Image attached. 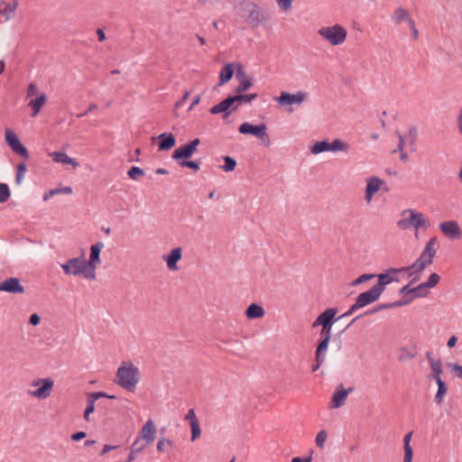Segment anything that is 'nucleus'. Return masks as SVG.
<instances>
[{"label":"nucleus","mask_w":462,"mask_h":462,"mask_svg":"<svg viewBox=\"0 0 462 462\" xmlns=\"http://www.w3.org/2000/svg\"><path fill=\"white\" fill-rule=\"evenodd\" d=\"M140 381V371L132 362L124 361L117 368L115 383L129 393H134Z\"/></svg>","instance_id":"nucleus-1"},{"label":"nucleus","mask_w":462,"mask_h":462,"mask_svg":"<svg viewBox=\"0 0 462 462\" xmlns=\"http://www.w3.org/2000/svg\"><path fill=\"white\" fill-rule=\"evenodd\" d=\"M257 97H258V95L256 93H252V94L236 93V96H228L227 97L223 99L218 104L213 106L209 109V112L212 115H217V114L222 113L223 114L222 117L226 118L233 111H236L238 108V106L241 103L251 102L254 99H255Z\"/></svg>","instance_id":"nucleus-2"},{"label":"nucleus","mask_w":462,"mask_h":462,"mask_svg":"<svg viewBox=\"0 0 462 462\" xmlns=\"http://www.w3.org/2000/svg\"><path fill=\"white\" fill-rule=\"evenodd\" d=\"M402 219L398 220L396 226L401 230H407L411 226L416 230H427L430 226V222L421 212L408 208L402 211Z\"/></svg>","instance_id":"nucleus-3"},{"label":"nucleus","mask_w":462,"mask_h":462,"mask_svg":"<svg viewBox=\"0 0 462 462\" xmlns=\"http://www.w3.org/2000/svg\"><path fill=\"white\" fill-rule=\"evenodd\" d=\"M337 308H328L322 311L317 319L312 323V328L321 327L320 337H327L328 339H331L332 336V327L337 321Z\"/></svg>","instance_id":"nucleus-4"},{"label":"nucleus","mask_w":462,"mask_h":462,"mask_svg":"<svg viewBox=\"0 0 462 462\" xmlns=\"http://www.w3.org/2000/svg\"><path fill=\"white\" fill-rule=\"evenodd\" d=\"M61 268L67 275H83L86 279L94 280L96 275L90 273V269L86 263L83 257H75L69 259L65 263L61 264Z\"/></svg>","instance_id":"nucleus-5"},{"label":"nucleus","mask_w":462,"mask_h":462,"mask_svg":"<svg viewBox=\"0 0 462 462\" xmlns=\"http://www.w3.org/2000/svg\"><path fill=\"white\" fill-rule=\"evenodd\" d=\"M318 34L327 40L331 45L337 46L343 43L347 36L346 30L339 25L321 27L318 31Z\"/></svg>","instance_id":"nucleus-6"},{"label":"nucleus","mask_w":462,"mask_h":462,"mask_svg":"<svg viewBox=\"0 0 462 462\" xmlns=\"http://www.w3.org/2000/svg\"><path fill=\"white\" fill-rule=\"evenodd\" d=\"M32 386H39L34 391H30L29 394L39 400H45L50 397L54 386V382L51 377L38 378L32 383Z\"/></svg>","instance_id":"nucleus-7"},{"label":"nucleus","mask_w":462,"mask_h":462,"mask_svg":"<svg viewBox=\"0 0 462 462\" xmlns=\"http://www.w3.org/2000/svg\"><path fill=\"white\" fill-rule=\"evenodd\" d=\"M5 143L12 149V151L23 157L25 160H28L30 155L27 148L21 143L17 134L11 129H6L5 134Z\"/></svg>","instance_id":"nucleus-8"},{"label":"nucleus","mask_w":462,"mask_h":462,"mask_svg":"<svg viewBox=\"0 0 462 462\" xmlns=\"http://www.w3.org/2000/svg\"><path fill=\"white\" fill-rule=\"evenodd\" d=\"M244 10L248 13L245 21L252 27H258L265 20L261 8L254 3H247Z\"/></svg>","instance_id":"nucleus-9"},{"label":"nucleus","mask_w":462,"mask_h":462,"mask_svg":"<svg viewBox=\"0 0 462 462\" xmlns=\"http://www.w3.org/2000/svg\"><path fill=\"white\" fill-rule=\"evenodd\" d=\"M438 247V238L436 236L431 237L427 242L422 253L417 259L420 261V263H424L426 266L431 264L434 257L436 256Z\"/></svg>","instance_id":"nucleus-10"},{"label":"nucleus","mask_w":462,"mask_h":462,"mask_svg":"<svg viewBox=\"0 0 462 462\" xmlns=\"http://www.w3.org/2000/svg\"><path fill=\"white\" fill-rule=\"evenodd\" d=\"M382 292L374 285L370 290L360 293L356 299L355 305L358 309H362L367 305L375 302L380 298Z\"/></svg>","instance_id":"nucleus-11"},{"label":"nucleus","mask_w":462,"mask_h":462,"mask_svg":"<svg viewBox=\"0 0 462 462\" xmlns=\"http://www.w3.org/2000/svg\"><path fill=\"white\" fill-rule=\"evenodd\" d=\"M408 301L409 300H396V301H393V302L378 304L377 306L372 308L371 310H368L365 311L364 313H362V314L356 316V318H354L350 321V323L347 325V328L352 326L357 319H359L360 318H362L364 316L373 315V314L377 313L378 311H381V310H389V309L402 307L404 305H408Z\"/></svg>","instance_id":"nucleus-12"},{"label":"nucleus","mask_w":462,"mask_h":462,"mask_svg":"<svg viewBox=\"0 0 462 462\" xmlns=\"http://www.w3.org/2000/svg\"><path fill=\"white\" fill-rule=\"evenodd\" d=\"M100 398L116 399L115 395L107 394L105 392L91 393L87 397V407L84 411L83 418L86 421H89V415L95 411V402Z\"/></svg>","instance_id":"nucleus-13"},{"label":"nucleus","mask_w":462,"mask_h":462,"mask_svg":"<svg viewBox=\"0 0 462 462\" xmlns=\"http://www.w3.org/2000/svg\"><path fill=\"white\" fill-rule=\"evenodd\" d=\"M306 97L307 93L303 91H298L295 94L282 91L280 97H276V100L281 106L294 104L300 105L305 100Z\"/></svg>","instance_id":"nucleus-14"},{"label":"nucleus","mask_w":462,"mask_h":462,"mask_svg":"<svg viewBox=\"0 0 462 462\" xmlns=\"http://www.w3.org/2000/svg\"><path fill=\"white\" fill-rule=\"evenodd\" d=\"M439 229L450 239H460L462 236V230L458 223L455 220L441 222L439 224Z\"/></svg>","instance_id":"nucleus-15"},{"label":"nucleus","mask_w":462,"mask_h":462,"mask_svg":"<svg viewBox=\"0 0 462 462\" xmlns=\"http://www.w3.org/2000/svg\"><path fill=\"white\" fill-rule=\"evenodd\" d=\"M354 390L353 387H350L348 389H345L343 384H339L335 393L332 395V400L330 402V407L333 409H337L341 406H343L346 402V400L347 398V395L352 393Z\"/></svg>","instance_id":"nucleus-16"},{"label":"nucleus","mask_w":462,"mask_h":462,"mask_svg":"<svg viewBox=\"0 0 462 462\" xmlns=\"http://www.w3.org/2000/svg\"><path fill=\"white\" fill-rule=\"evenodd\" d=\"M156 426L152 420L149 419L140 430L138 435L147 445L152 444L156 438Z\"/></svg>","instance_id":"nucleus-17"},{"label":"nucleus","mask_w":462,"mask_h":462,"mask_svg":"<svg viewBox=\"0 0 462 462\" xmlns=\"http://www.w3.org/2000/svg\"><path fill=\"white\" fill-rule=\"evenodd\" d=\"M392 268L386 270L385 273L376 274L378 278L377 283L375 286L377 289L383 293L385 291L386 285L392 282H399L400 278L398 274H393L392 272Z\"/></svg>","instance_id":"nucleus-18"},{"label":"nucleus","mask_w":462,"mask_h":462,"mask_svg":"<svg viewBox=\"0 0 462 462\" xmlns=\"http://www.w3.org/2000/svg\"><path fill=\"white\" fill-rule=\"evenodd\" d=\"M0 291H5L9 293H23L24 287L21 284L20 280L15 277H10L0 282Z\"/></svg>","instance_id":"nucleus-19"},{"label":"nucleus","mask_w":462,"mask_h":462,"mask_svg":"<svg viewBox=\"0 0 462 462\" xmlns=\"http://www.w3.org/2000/svg\"><path fill=\"white\" fill-rule=\"evenodd\" d=\"M104 247V244L102 242H97L95 245H92L90 247V255L89 260H86V263L90 269V273H93L96 275V268L97 264L100 263V252Z\"/></svg>","instance_id":"nucleus-20"},{"label":"nucleus","mask_w":462,"mask_h":462,"mask_svg":"<svg viewBox=\"0 0 462 462\" xmlns=\"http://www.w3.org/2000/svg\"><path fill=\"white\" fill-rule=\"evenodd\" d=\"M267 126L262 123L260 125H252L248 122L241 124L238 127V132L241 134H251L259 138L263 134V131H266Z\"/></svg>","instance_id":"nucleus-21"},{"label":"nucleus","mask_w":462,"mask_h":462,"mask_svg":"<svg viewBox=\"0 0 462 462\" xmlns=\"http://www.w3.org/2000/svg\"><path fill=\"white\" fill-rule=\"evenodd\" d=\"M159 140V151H169L176 144V138L171 133L163 132L157 137H152V141Z\"/></svg>","instance_id":"nucleus-22"},{"label":"nucleus","mask_w":462,"mask_h":462,"mask_svg":"<svg viewBox=\"0 0 462 462\" xmlns=\"http://www.w3.org/2000/svg\"><path fill=\"white\" fill-rule=\"evenodd\" d=\"M182 249L178 246L171 250L168 254H164L162 259L166 261L167 267L171 271H177L179 269L177 263L181 259Z\"/></svg>","instance_id":"nucleus-23"},{"label":"nucleus","mask_w":462,"mask_h":462,"mask_svg":"<svg viewBox=\"0 0 462 462\" xmlns=\"http://www.w3.org/2000/svg\"><path fill=\"white\" fill-rule=\"evenodd\" d=\"M383 183V181L377 177L369 179L365 187V199L367 201L371 200L372 197L380 189Z\"/></svg>","instance_id":"nucleus-24"},{"label":"nucleus","mask_w":462,"mask_h":462,"mask_svg":"<svg viewBox=\"0 0 462 462\" xmlns=\"http://www.w3.org/2000/svg\"><path fill=\"white\" fill-rule=\"evenodd\" d=\"M194 152L192 148L188 143H185L173 152L171 158L179 162L180 161L189 159Z\"/></svg>","instance_id":"nucleus-25"},{"label":"nucleus","mask_w":462,"mask_h":462,"mask_svg":"<svg viewBox=\"0 0 462 462\" xmlns=\"http://www.w3.org/2000/svg\"><path fill=\"white\" fill-rule=\"evenodd\" d=\"M264 314V309L257 303H251L245 310V316L249 319H261Z\"/></svg>","instance_id":"nucleus-26"},{"label":"nucleus","mask_w":462,"mask_h":462,"mask_svg":"<svg viewBox=\"0 0 462 462\" xmlns=\"http://www.w3.org/2000/svg\"><path fill=\"white\" fill-rule=\"evenodd\" d=\"M234 65L232 63L226 64L219 72V85L227 83L234 75Z\"/></svg>","instance_id":"nucleus-27"},{"label":"nucleus","mask_w":462,"mask_h":462,"mask_svg":"<svg viewBox=\"0 0 462 462\" xmlns=\"http://www.w3.org/2000/svg\"><path fill=\"white\" fill-rule=\"evenodd\" d=\"M46 100H47L46 95L44 93H42L39 97H37L34 99H32L29 102L28 106H31L32 109V116H36L40 113V111H41L42 107L44 106Z\"/></svg>","instance_id":"nucleus-28"},{"label":"nucleus","mask_w":462,"mask_h":462,"mask_svg":"<svg viewBox=\"0 0 462 462\" xmlns=\"http://www.w3.org/2000/svg\"><path fill=\"white\" fill-rule=\"evenodd\" d=\"M51 157L54 162H60L63 164H71L73 167L79 166V163L75 161V159L69 157L66 152H54L51 153Z\"/></svg>","instance_id":"nucleus-29"},{"label":"nucleus","mask_w":462,"mask_h":462,"mask_svg":"<svg viewBox=\"0 0 462 462\" xmlns=\"http://www.w3.org/2000/svg\"><path fill=\"white\" fill-rule=\"evenodd\" d=\"M412 295L409 299H405V300H409L408 304H410L416 298L427 297L429 291L424 286L423 282L420 283L418 286L411 288Z\"/></svg>","instance_id":"nucleus-30"},{"label":"nucleus","mask_w":462,"mask_h":462,"mask_svg":"<svg viewBox=\"0 0 462 462\" xmlns=\"http://www.w3.org/2000/svg\"><path fill=\"white\" fill-rule=\"evenodd\" d=\"M398 352L400 353L398 356V361L400 363L411 360L416 356V351L414 347L412 349H409L407 347L401 346L398 348Z\"/></svg>","instance_id":"nucleus-31"},{"label":"nucleus","mask_w":462,"mask_h":462,"mask_svg":"<svg viewBox=\"0 0 462 462\" xmlns=\"http://www.w3.org/2000/svg\"><path fill=\"white\" fill-rule=\"evenodd\" d=\"M310 151L312 154L330 152L329 142L327 140L316 142L313 145L310 146Z\"/></svg>","instance_id":"nucleus-32"},{"label":"nucleus","mask_w":462,"mask_h":462,"mask_svg":"<svg viewBox=\"0 0 462 462\" xmlns=\"http://www.w3.org/2000/svg\"><path fill=\"white\" fill-rule=\"evenodd\" d=\"M330 342V339H328L327 337L319 338L318 341V346L315 350V356H318V357L324 356L326 357V353L328 347V344Z\"/></svg>","instance_id":"nucleus-33"},{"label":"nucleus","mask_w":462,"mask_h":462,"mask_svg":"<svg viewBox=\"0 0 462 462\" xmlns=\"http://www.w3.org/2000/svg\"><path fill=\"white\" fill-rule=\"evenodd\" d=\"M330 152H347L349 149V144L343 142L340 139H334L331 143H329Z\"/></svg>","instance_id":"nucleus-34"},{"label":"nucleus","mask_w":462,"mask_h":462,"mask_svg":"<svg viewBox=\"0 0 462 462\" xmlns=\"http://www.w3.org/2000/svg\"><path fill=\"white\" fill-rule=\"evenodd\" d=\"M438 384V391L435 394L434 401L437 404H440L443 402L444 396L448 393V387L444 381L436 383Z\"/></svg>","instance_id":"nucleus-35"},{"label":"nucleus","mask_w":462,"mask_h":462,"mask_svg":"<svg viewBox=\"0 0 462 462\" xmlns=\"http://www.w3.org/2000/svg\"><path fill=\"white\" fill-rule=\"evenodd\" d=\"M70 193H72V189L69 186L59 188V189H53L44 194L43 200L47 201L55 195L70 194Z\"/></svg>","instance_id":"nucleus-36"},{"label":"nucleus","mask_w":462,"mask_h":462,"mask_svg":"<svg viewBox=\"0 0 462 462\" xmlns=\"http://www.w3.org/2000/svg\"><path fill=\"white\" fill-rule=\"evenodd\" d=\"M17 6L18 2L16 0H14L9 4L5 5V7L2 10V14L5 16L6 21L11 19L14 15Z\"/></svg>","instance_id":"nucleus-37"},{"label":"nucleus","mask_w":462,"mask_h":462,"mask_svg":"<svg viewBox=\"0 0 462 462\" xmlns=\"http://www.w3.org/2000/svg\"><path fill=\"white\" fill-rule=\"evenodd\" d=\"M431 368V377L435 380L436 383L443 381L440 377V374H442V364L441 361L439 359L437 362L432 363L430 365Z\"/></svg>","instance_id":"nucleus-38"},{"label":"nucleus","mask_w":462,"mask_h":462,"mask_svg":"<svg viewBox=\"0 0 462 462\" xmlns=\"http://www.w3.org/2000/svg\"><path fill=\"white\" fill-rule=\"evenodd\" d=\"M411 16L408 12L402 7H399L393 13L392 19L395 23H401L402 21H407Z\"/></svg>","instance_id":"nucleus-39"},{"label":"nucleus","mask_w":462,"mask_h":462,"mask_svg":"<svg viewBox=\"0 0 462 462\" xmlns=\"http://www.w3.org/2000/svg\"><path fill=\"white\" fill-rule=\"evenodd\" d=\"M223 160L225 163L220 166V169H222L224 171L229 172L236 169L237 163L234 158L226 155L223 157Z\"/></svg>","instance_id":"nucleus-40"},{"label":"nucleus","mask_w":462,"mask_h":462,"mask_svg":"<svg viewBox=\"0 0 462 462\" xmlns=\"http://www.w3.org/2000/svg\"><path fill=\"white\" fill-rule=\"evenodd\" d=\"M408 267L410 271L409 277H411L414 274L420 273L427 266L424 264V263H420V261L416 259L415 262L411 265H408Z\"/></svg>","instance_id":"nucleus-41"},{"label":"nucleus","mask_w":462,"mask_h":462,"mask_svg":"<svg viewBox=\"0 0 462 462\" xmlns=\"http://www.w3.org/2000/svg\"><path fill=\"white\" fill-rule=\"evenodd\" d=\"M26 171H27V166L24 162H20L16 166L15 183L17 185H20L22 183V180L24 178Z\"/></svg>","instance_id":"nucleus-42"},{"label":"nucleus","mask_w":462,"mask_h":462,"mask_svg":"<svg viewBox=\"0 0 462 462\" xmlns=\"http://www.w3.org/2000/svg\"><path fill=\"white\" fill-rule=\"evenodd\" d=\"M179 165L183 168H189L195 172H197L199 171L200 168V161L182 160L179 162Z\"/></svg>","instance_id":"nucleus-43"},{"label":"nucleus","mask_w":462,"mask_h":462,"mask_svg":"<svg viewBox=\"0 0 462 462\" xmlns=\"http://www.w3.org/2000/svg\"><path fill=\"white\" fill-rule=\"evenodd\" d=\"M253 86L252 79H240L239 85L236 88V93H244Z\"/></svg>","instance_id":"nucleus-44"},{"label":"nucleus","mask_w":462,"mask_h":462,"mask_svg":"<svg viewBox=\"0 0 462 462\" xmlns=\"http://www.w3.org/2000/svg\"><path fill=\"white\" fill-rule=\"evenodd\" d=\"M127 175L130 179L137 180L140 177L144 175V171L137 166H132L128 171Z\"/></svg>","instance_id":"nucleus-45"},{"label":"nucleus","mask_w":462,"mask_h":462,"mask_svg":"<svg viewBox=\"0 0 462 462\" xmlns=\"http://www.w3.org/2000/svg\"><path fill=\"white\" fill-rule=\"evenodd\" d=\"M440 281V276L436 273H431L428 280L426 282H423L424 286L426 287V289H431V288H434Z\"/></svg>","instance_id":"nucleus-46"},{"label":"nucleus","mask_w":462,"mask_h":462,"mask_svg":"<svg viewBox=\"0 0 462 462\" xmlns=\"http://www.w3.org/2000/svg\"><path fill=\"white\" fill-rule=\"evenodd\" d=\"M376 277V273H364L358 276L356 279L352 281L351 285L352 286H358L363 282H365L367 281H370Z\"/></svg>","instance_id":"nucleus-47"},{"label":"nucleus","mask_w":462,"mask_h":462,"mask_svg":"<svg viewBox=\"0 0 462 462\" xmlns=\"http://www.w3.org/2000/svg\"><path fill=\"white\" fill-rule=\"evenodd\" d=\"M11 196L9 187L5 183L0 182V203L6 202Z\"/></svg>","instance_id":"nucleus-48"},{"label":"nucleus","mask_w":462,"mask_h":462,"mask_svg":"<svg viewBox=\"0 0 462 462\" xmlns=\"http://www.w3.org/2000/svg\"><path fill=\"white\" fill-rule=\"evenodd\" d=\"M166 445L169 446L170 448H172L173 442L171 440L166 439L165 437H161L157 443V446H156L158 452H160V453L164 452Z\"/></svg>","instance_id":"nucleus-49"},{"label":"nucleus","mask_w":462,"mask_h":462,"mask_svg":"<svg viewBox=\"0 0 462 462\" xmlns=\"http://www.w3.org/2000/svg\"><path fill=\"white\" fill-rule=\"evenodd\" d=\"M191 441H195L197 439L200 437L201 430L199 426V421H191Z\"/></svg>","instance_id":"nucleus-50"},{"label":"nucleus","mask_w":462,"mask_h":462,"mask_svg":"<svg viewBox=\"0 0 462 462\" xmlns=\"http://www.w3.org/2000/svg\"><path fill=\"white\" fill-rule=\"evenodd\" d=\"M142 440L143 439L137 436L131 446V450L136 453L142 452L148 446L146 443L141 444Z\"/></svg>","instance_id":"nucleus-51"},{"label":"nucleus","mask_w":462,"mask_h":462,"mask_svg":"<svg viewBox=\"0 0 462 462\" xmlns=\"http://www.w3.org/2000/svg\"><path fill=\"white\" fill-rule=\"evenodd\" d=\"M327 438H328V434H327V431L325 430H320L317 436H316V445L322 448L324 447V443L326 442L327 440Z\"/></svg>","instance_id":"nucleus-52"},{"label":"nucleus","mask_w":462,"mask_h":462,"mask_svg":"<svg viewBox=\"0 0 462 462\" xmlns=\"http://www.w3.org/2000/svg\"><path fill=\"white\" fill-rule=\"evenodd\" d=\"M410 286L411 284L408 283L404 285L402 288H401V290L399 291V293L402 295V300H405V299H409L412 295V291H411V288Z\"/></svg>","instance_id":"nucleus-53"},{"label":"nucleus","mask_w":462,"mask_h":462,"mask_svg":"<svg viewBox=\"0 0 462 462\" xmlns=\"http://www.w3.org/2000/svg\"><path fill=\"white\" fill-rule=\"evenodd\" d=\"M448 367L455 373L457 377L462 379V365L455 363H449L448 364Z\"/></svg>","instance_id":"nucleus-54"},{"label":"nucleus","mask_w":462,"mask_h":462,"mask_svg":"<svg viewBox=\"0 0 462 462\" xmlns=\"http://www.w3.org/2000/svg\"><path fill=\"white\" fill-rule=\"evenodd\" d=\"M396 135L398 136L399 143L397 144L396 149H394L393 151V152H403V148L405 146L404 137L399 132H396Z\"/></svg>","instance_id":"nucleus-55"},{"label":"nucleus","mask_w":462,"mask_h":462,"mask_svg":"<svg viewBox=\"0 0 462 462\" xmlns=\"http://www.w3.org/2000/svg\"><path fill=\"white\" fill-rule=\"evenodd\" d=\"M413 450L411 447L404 448L403 462H412Z\"/></svg>","instance_id":"nucleus-56"},{"label":"nucleus","mask_w":462,"mask_h":462,"mask_svg":"<svg viewBox=\"0 0 462 462\" xmlns=\"http://www.w3.org/2000/svg\"><path fill=\"white\" fill-rule=\"evenodd\" d=\"M359 309L354 303L352 306H350V308L345 313H343L342 315L337 317V320H339V319H341L343 318L349 317V316H351L354 312H356Z\"/></svg>","instance_id":"nucleus-57"},{"label":"nucleus","mask_w":462,"mask_h":462,"mask_svg":"<svg viewBox=\"0 0 462 462\" xmlns=\"http://www.w3.org/2000/svg\"><path fill=\"white\" fill-rule=\"evenodd\" d=\"M278 5L282 10H288L291 7L293 0H276Z\"/></svg>","instance_id":"nucleus-58"},{"label":"nucleus","mask_w":462,"mask_h":462,"mask_svg":"<svg viewBox=\"0 0 462 462\" xmlns=\"http://www.w3.org/2000/svg\"><path fill=\"white\" fill-rule=\"evenodd\" d=\"M185 420H189L190 424H191V421H196V422L199 421V420H198V418H197V416L195 414L194 409H189V410L188 413L185 416Z\"/></svg>","instance_id":"nucleus-59"},{"label":"nucleus","mask_w":462,"mask_h":462,"mask_svg":"<svg viewBox=\"0 0 462 462\" xmlns=\"http://www.w3.org/2000/svg\"><path fill=\"white\" fill-rule=\"evenodd\" d=\"M87 437V433L85 431H77L71 435V439L73 441H80L81 439Z\"/></svg>","instance_id":"nucleus-60"},{"label":"nucleus","mask_w":462,"mask_h":462,"mask_svg":"<svg viewBox=\"0 0 462 462\" xmlns=\"http://www.w3.org/2000/svg\"><path fill=\"white\" fill-rule=\"evenodd\" d=\"M325 359L326 357L324 356H320L319 357H318V356H315L316 365L312 366V372H316L324 363Z\"/></svg>","instance_id":"nucleus-61"},{"label":"nucleus","mask_w":462,"mask_h":462,"mask_svg":"<svg viewBox=\"0 0 462 462\" xmlns=\"http://www.w3.org/2000/svg\"><path fill=\"white\" fill-rule=\"evenodd\" d=\"M41 322V317L37 313H33L30 316L29 323L32 326H37Z\"/></svg>","instance_id":"nucleus-62"},{"label":"nucleus","mask_w":462,"mask_h":462,"mask_svg":"<svg viewBox=\"0 0 462 462\" xmlns=\"http://www.w3.org/2000/svg\"><path fill=\"white\" fill-rule=\"evenodd\" d=\"M37 87L34 84L30 83L27 88V97H31L35 96L37 94Z\"/></svg>","instance_id":"nucleus-63"},{"label":"nucleus","mask_w":462,"mask_h":462,"mask_svg":"<svg viewBox=\"0 0 462 462\" xmlns=\"http://www.w3.org/2000/svg\"><path fill=\"white\" fill-rule=\"evenodd\" d=\"M457 127H458L459 133L462 135V108H460V110H459V114L457 116Z\"/></svg>","instance_id":"nucleus-64"}]
</instances>
